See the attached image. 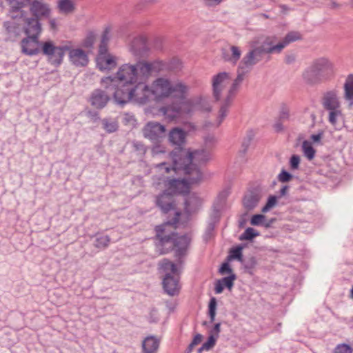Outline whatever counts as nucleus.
Segmentation results:
<instances>
[{
	"mask_svg": "<svg viewBox=\"0 0 353 353\" xmlns=\"http://www.w3.org/2000/svg\"><path fill=\"white\" fill-rule=\"evenodd\" d=\"M179 159L173 156L170 166L162 162L155 166L156 174L153 176V185L156 188H166V191L175 194H187L190 185L200 183L203 178L201 166L210 159V152L205 150H196L188 154L182 150Z\"/></svg>",
	"mask_w": 353,
	"mask_h": 353,
	"instance_id": "nucleus-1",
	"label": "nucleus"
},
{
	"mask_svg": "<svg viewBox=\"0 0 353 353\" xmlns=\"http://www.w3.org/2000/svg\"><path fill=\"white\" fill-rule=\"evenodd\" d=\"M101 86L106 90L114 91V101L121 106L132 98V65L123 64L115 76H108L101 79Z\"/></svg>",
	"mask_w": 353,
	"mask_h": 353,
	"instance_id": "nucleus-2",
	"label": "nucleus"
},
{
	"mask_svg": "<svg viewBox=\"0 0 353 353\" xmlns=\"http://www.w3.org/2000/svg\"><path fill=\"white\" fill-rule=\"evenodd\" d=\"M175 223L176 220L174 222L168 221L157 226L156 232L161 245L166 247L167 249L174 248L176 256L180 259L185 255L190 239L187 235L177 236L174 232Z\"/></svg>",
	"mask_w": 353,
	"mask_h": 353,
	"instance_id": "nucleus-3",
	"label": "nucleus"
},
{
	"mask_svg": "<svg viewBox=\"0 0 353 353\" xmlns=\"http://www.w3.org/2000/svg\"><path fill=\"white\" fill-rule=\"evenodd\" d=\"M335 72L334 64L329 59L319 57L312 61L303 71L302 77L307 84L314 85L330 80Z\"/></svg>",
	"mask_w": 353,
	"mask_h": 353,
	"instance_id": "nucleus-4",
	"label": "nucleus"
},
{
	"mask_svg": "<svg viewBox=\"0 0 353 353\" xmlns=\"http://www.w3.org/2000/svg\"><path fill=\"white\" fill-rule=\"evenodd\" d=\"M170 81L164 78L156 79L150 88L145 85L134 86V101L139 103H145L150 95L156 101H160L169 97L170 91Z\"/></svg>",
	"mask_w": 353,
	"mask_h": 353,
	"instance_id": "nucleus-5",
	"label": "nucleus"
},
{
	"mask_svg": "<svg viewBox=\"0 0 353 353\" xmlns=\"http://www.w3.org/2000/svg\"><path fill=\"white\" fill-rule=\"evenodd\" d=\"M211 108L207 102L201 98L190 99L179 105L163 106L159 109V112L170 120L176 118L182 112L190 114L195 111H210Z\"/></svg>",
	"mask_w": 353,
	"mask_h": 353,
	"instance_id": "nucleus-6",
	"label": "nucleus"
},
{
	"mask_svg": "<svg viewBox=\"0 0 353 353\" xmlns=\"http://www.w3.org/2000/svg\"><path fill=\"white\" fill-rule=\"evenodd\" d=\"M273 39L266 37L261 45L248 52L241 61V68L250 70L253 65L261 61L266 54H278L273 44Z\"/></svg>",
	"mask_w": 353,
	"mask_h": 353,
	"instance_id": "nucleus-7",
	"label": "nucleus"
},
{
	"mask_svg": "<svg viewBox=\"0 0 353 353\" xmlns=\"http://www.w3.org/2000/svg\"><path fill=\"white\" fill-rule=\"evenodd\" d=\"M250 72L247 68H241V64H239L238 71H237V77L234 80L233 83L230 85L228 90V94L225 98V105H222L219 114V122L218 125H220L222 121L227 116L228 112V107L232 100L233 97L236 94L239 90L243 79L245 75Z\"/></svg>",
	"mask_w": 353,
	"mask_h": 353,
	"instance_id": "nucleus-8",
	"label": "nucleus"
},
{
	"mask_svg": "<svg viewBox=\"0 0 353 353\" xmlns=\"http://www.w3.org/2000/svg\"><path fill=\"white\" fill-rule=\"evenodd\" d=\"M40 45L42 53L47 56L48 61L54 65L61 64L65 52L70 50L68 46H56L52 41H47Z\"/></svg>",
	"mask_w": 353,
	"mask_h": 353,
	"instance_id": "nucleus-9",
	"label": "nucleus"
},
{
	"mask_svg": "<svg viewBox=\"0 0 353 353\" xmlns=\"http://www.w3.org/2000/svg\"><path fill=\"white\" fill-rule=\"evenodd\" d=\"M230 77L229 73L223 72H219L212 78V95L216 101L221 99L224 100L225 105V98L228 94L227 87L230 83Z\"/></svg>",
	"mask_w": 353,
	"mask_h": 353,
	"instance_id": "nucleus-10",
	"label": "nucleus"
},
{
	"mask_svg": "<svg viewBox=\"0 0 353 353\" xmlns=\"http://www.w3.org/2000/svg\"><path fill=\"white\" fill-rule=\"evenodd\" d=\"M186 136L187 133L180 128H174L170 130L168 136V139L172 145H175L177 146V148L175 150H174L172 152L170 153V157L172 162L174 159V156H176L178 159L181 158V152H179V150H182L183 152H185L186 154H193L196 151L194 150L190 152L182 148V146L184 145L185 142Z\"/></svg>",
	"mask_w": 353,
	"mask_h": 353,
	"instance_id": "nucleus-11",
	"label": "nucleus"
},
{
	"mask_svg": "<svg viewBox=\"0 0 353 353\" xmlns=\"http://www.w3.org/2000/svg\"><path fill=\"white\" fill-rule=\"evenodd\" d=\"M13 20H19L23 22V30L27 36L39 37L42 28L41 24L38 19L34 17H28L27 12L24 14V17L20 19H12Z\"/></svg>",
	"mask_w": 353,
	"mask_h": 353,
	"instance_id": "nucleus-12",
	"label": "nucleus"
},
{
	"mask_svg": "<svg viewBox=\"0 0 353 353\" xmlns=\"http://www.w3.org/2000/svg\"><path fill=\"white\" fill-rule=\"evenodd\" d=\"M30 11L32 17L40 20L49 18L51 14V8L48 3L43 0H34L30 3Z\"/></svg>",
	"mask_w": 353,
	"mask_h": 353,
	"instance_id": "nucleus-13",
	"label": "nucleus"
},
{
	"mask_svg": "<svg viewBox=\"0 0 353 353\" xmlns=\"http://www.w3.org/2000/svg\"><path fill=\"white\" fill-rule=\"evenodd\" d=\"M152 70V65L145 62H138L134 65V83L137 82L136 86L145 85L143 82L150 77Z\"/></svg>",
	"mask_w": 353,
	"mask_h": 353,
	"instance_id": "nucleus-14",
	"label": "nucleus"
},
{
	"mask_svg": "<svg viewBox=\"0 0 353 353\" xmlns=\"http://www.w3.org/2000/svg\"><path fill=\"white\" fill-rule=\"evenodd\" d=\"M321 104L323 108L327 110L341 109L339 91L333 89L324 92L321 99Z\"/></svg>",
	"mask_w": 353,
	"mask_h": 353,
	"instance_id": "nucleus-15",
	"label": "nucleus"
},
{
	"mask_svg": "<svg viewBox=\"0 0 353 353\" xmlns=\"http://www.w3.org/2000/svg\"><path fill=\"white\" fill-rule=\"evenodd\" d=\"M145 137L152 141H159L165 136V126L157 122H149L143 130Z\"/></svg>",
	"mask_w": 353,
	"mask_h": 353,
	"instance_id": "nucleus-16",
	"label": "nucleus"
},
{
	"mask_svg": "<svg viewBox=\"0 0 353 353\" xmlns=\"http://www.w3.org/2000/svg\"><path fill=\"white\" fill-rule=\"evenodd\" d=\"M39 44V37L27 36L21 41L22 52L27 55L37 54L40 52Z\"/></svg>",
	"mask_w": 353,
	"mask_h": 353,
	"instance_id": "nucleus-17",
	"label": "nucleus"
},
{
	"mask_svg": "<svg viewBox=\"0 0 353 353\" xmlns=\"http://www.w3.org/2000/svg\"><path fill=\"white\" fill-rule=\"evenodd\" d=\"M150 45L145 35L134 38V56L145 57L149 54Z\"/></svg>",
	"mask_w": 353,
	"mask_h": 353,
	"instance_id": "nucleus-18",
	"label": "nucleus"
},
{
	"mask_svg": "<svg viewBox=\"0 0 353 353\" xmlns=\"http://www.w3.org/2000/svg\"><path fill=\"white\" fill-rule=\"evenodd\" d=\"M8 1L10 6L9 17L12 19L24 17L26 11L23 8L28 5L29 0H8Z\"/></svg>",
	"mask_w": 353,
	"mask_h": 353,
	"instance_id": "nucleus-19",
	"label": "nucleus"
},
{
	"mask_svg": "<svg viewBox=\"0 0 353 353\" xmlns=\"http://www.w3.org/2000/svg\"><path fill=\"white\" fill-rule=\"evenodd\" d=\"M170 88L169 97L180 100L185 99L190 90V86L181 81L170 83Z\"/></svg>",
	"mask_w": 353,
	"mask_h": 353,
	"instance_id": "nucleus-20",
	"label": "nucleus"
},
{
	"mask_svg": "<svg viewBox=\"0 0 353 353\" xmlns=\"http://www.w3.org/2000/svg\"><path fill=\"white\" fill-rule=\"evenodd\" d=\"M117 57L111 54L97 55L96 59L97 65L101 71L111 70L116 68L117 65Z\"/></svg>",
	"mask_w": 353,
	"mask_h": 353,
	"instance_id": "nucleus-21",
	"label": "nucleus"
},
{
	"mask_svg": "<svg viewBox=\"0 0 353 353\" xmlns=\"http://www.w3.org/2000/svg\"><path fill=\"white\" fill-rule=\"evenodd\" d=\"M163 286L166 293L171 296L178 294L180 290L178 278L171 276L169 273L166 274L163 279Z\"/></svg>",
	"mask_w": 353,
	"mask_h": 353,
	"instance_id": "nucleus-22",
	"label": "nucleus"
},
{
	"mask_svg": "<svg viewBox=\"0 0 353 353\" xmlns=\"http://www.w3.org/2000/svg\"><path fill=\"white\" fill-rule=\"evenodd\" d=\"M90 101L92 106L97 109H102L110 101V97L104 90L97 89L92 93Z\"/></svg>",
	"mask_w": 353,
	"mask_h": 353,
	"instance_id": "nucleus-23",
	"label": "nucleus"
},
{
	"mask_svg": "<svg viewBox=\"0 0 353 353\" xmlns=\"http://www.w3.org/2000/svg\"><path fill=\"white\" fill-rule=\"evenodd\" d=\"M159 190H163V193L160 194L157 199V205L161 210L166 213L173 208V199L172 193L166 191V188H158Z\"/></svg>",
	"mask_w": 353,
	"mask_h": 353,
	"instance_id": "nucleus-24",
	"label": "nucleus"
},
{
	"mask_svg": "<svg viewBox=\"0 0 353 353\" xmlns=\"http://www.w3.org/2000/svg\"><path fill=\"white\" fill-rule=\"evenodd\" d=\"M270 38L273 39L272 41L274 42V47L276 50V52L280 53L283 49L287 46L289 43L294 42L296 40H299L301 38L300 34L296 32H291L286 34L285 38L277 43V38L276 37H269Z\"/></svg>",
	"mask_w": 353,
	"mask_h": 353,
	"instance_id": "nucleus-25",
	"label": "nucleus"
},
{
	"mask_svg": "<svg viewBox=\"0 0 353 353\" xmlns=\"http://www.w3.org/2000/svg\"><path fill=\"white\" fill-rule=\"evenodd\" d=\"M69 58L70 61L77 67L85 66L88 63V57L81 49L69 50Z\"/></svg>",
	"mask_w": 353,
	"mask_h": 353,
	"instance_id": "nucleus-26",
	"label": "nucleus"
},
{
	"mask_svg": "<svg viewBox=\"0 0 353 353\" xmlns=\"http://www.w3.org/2000/svg\"><path fill=\"white\" fill-rule=\"evenodd\" d=\"M159 339L155 336H148L142 341V353H157L159 350Z\"/></svg>",
	"mask_w": 353,
	"mask_h": 353,
	"instance_id": "nucleus-27",
	"label": "nucleus"
},
{
	"mask_svg": "<svg viewBox=\"0 0 353 353\" xmlns=\"http://www.w3.org/2000/svg\"><path fill=\"white\" fill-rule=\"evenodd\" d=\"M10 19V21H7L4 22L3 26L5 28L6 32L8 36V39L10 41H14L20 34L21 28L19 23L18 22L21 21L19 20H13L11 17Z\"/></svg>",
	"mask_w": 353,
	"mask_h": 353,
	"instance_id": "nucleus-28",
	"label": "nucleus"
},
{
	"mask_svg": "<svg viewBox=\"0 0 353 353\" xmlns=\"http://www.w3.org/2000/svg\"><path fill=\"white\" fill-rule=\"evenodd\" d=\"M201 203L202 201L201 199L198 197L196 194H192L185 199L184 209L188 214H191L192 213L196 212L199 209V208L201 205Z\"/></svg>",
	"mask_w": 353,
	"mask_h": 353,
	"instance_id": "nucleus-29",
	"label": "nucleus"
},
{
	"mask_svg": "<svg viewBox=\"0 0 353 353\" xmlns=\"http://www.w3.org/2000/svg\"><path fill=\"white\" fill-rule=\"evenodd\" d=\"M58 12L64 15L73 14L76 10V4L73 0H59L57 3Z\"/></svg>",
	"mask_w": 353,
	"mask_h": 353,
	"instance_id": "nucleus-30",
	"label": "nucleus"
},
{
	"mask_svg": "<svg viewBox=\"0 0 353 353\" xmlns=\"http://www.w3.org/2000/svg\"><path fill=\"white\" fill-rule=\"evenodd\" d=\"M261 199V194L258 192H250L243 199L244 207L248 210L254 208Z\"/></svg>",
	"mask_w": 353,
	"mask_h": 353,
	"instance_id": "nucleus-31",
	"label": "nucleus"
},
{
	"mask_svg": "<svg viewBox=\"0 0 353 353\" xmlns=\"http://www.w3.org/2000/svg\"><path fill=\"white\" fill-rule=\"evenodd\" d=\"M241 56V49L235 46L230 48V51H225L223 53V58L225 61L232 64H236Z\"/></svg>",
	"mask_w": 353,
	"mask_h": 353,
	"instance_id": "nucleus-32",
	"label": "nucleus"
},
{
	"mask_svg": "<svg viewBox=\"0 0 353 353\" xmlns=\"http://www.w3.org/2000/svg\"><path fill=\"white\" fill-rule=\"evenodd\" d=\"M344 99L351 108L353 105V74H349L344 83Z\"/></svg>",
	"mask_w": 353,
	"mask_h": 353,
	"instance_id": "nucleus-33",
	"label": "nucleus"
},
{
	"mask_svg": "<svg viewBox=\"0 0 353 353\" xmlns=\"http://www.w3.org/2000/svg\"><path fill=\"white\" fill-rule=\"evenodd\" d=\"M103 128L108 133H112L118 129V122L115 119L105 118L101 120Z\"/></svg>",
	"mask_w": 353,
	"mask_h": 353,
	"instance_id": "nucleus-34",
	"label": "nucleus"
},
{
	"mask_svg": "<svg viewBox=\"0 0 353 353\" xmlns=\"http://www.w3.org/2000/svg\"><path fill=\"white\" fill-rule=\"evenodd\" d=\"M328 121L334 127L336 130H339L340 128L337 127V121L339 117L342 116V112L341 109H336L334 110H328Z\"/></svg>",
	"mask_w": 353,
	"mask_h": 353,
	"instance_id": "nucleus-35",
	"label": "nucleus"
},
{
	"mask_svg": "<svg viewBox=\"0 0 353 353\" xmlns=\"http://www.w3.org/2000/svg\"><path fill=\"white\" fill-rule=\"evenodd\" d=\"M255 133L252 130H250L247 132L246 135L242 142V150L241 152L245 154L249 148L251 142L252 141Z\"/></svg>",
	"mask_w": 353,
	"mask_h": 353,
	"instance_id": "nucleus-36",
	"label": "nucleus"
},
{
	"mask_svg": "<svg viewBox=\"0 0 353 353\" xmlns=\"http://www.w3.org/2000/svg\"><path fill=\"white\" fill-rule=\"evenodd\" d=\"M302 149L304 155L309 159H314L315 155V150L312 146L311 143L307 141H304L302 144Z\"/></svg>",
	"mask_w": 353,
	"mask_h": 353,
	"instance_id": "nucleus-37",
	"label": "nucleus"
},
{
	"mask_svg": "<svg viewBox=\"0 0 353 353\" xmlns=\"http://www.w3.org/2000/svg\"><path fill=\"white\" fill-rule=\"evenodd\" d=\"M110 242V238L108 235L100 236L97 237L94 242V247L99 249H105Z\"/></svg>",
	"mask_w": 353,
	"mask_h": 353,
	"instance_id": "nucleus-38",
	"label": "nucleus"
},
{
	"mask_svg": "<svg viewBox=\"0 0 353 353\" xmlns=\"http://www.w3.org/2000/svg\"><path fill=\"white\" fill-rule=\"evenodd\" d=\"M259 233L257 232L252 228H248L240 236L239 239L241 241L243 240H252L254 237L258 236Z\"/></svg>",
	"mask_w": 353,
	"mask_h": 353,
	"instance_id": "nucleus-39",
	"label": "nucleus"
},
{
	"mask_svg": "<svg viewBox=\"0 0 353 353\" xmlns=\"http://www.w3.org/2000/svg\"><path fill=\"white\" fill-rule=\"evenodd\" d=\"M242 249L243 248L241 246L232 248L230 250V255L229 256V258L230 259H236L241 263H244V259L242 254Z\"/></svg>",
	"mask_w": 353,
	"mask_h": 353,
	"instance_id": "nucleus-40",
	"label": "nucleus"
},
{
	"mask_svg": "<svg viewBox=\"0 0 353 353\" xmlns=\"http://www.w3.org/2000/svg\"><path fill=\"white\" fill-rule=\"evenodd\" d=\"M216 339L213 334H210L208 341L199 349V352H201L203 350L208 351L212 349L215 345Z\"/></svg>",
	"mask_w": 353,
	"mask_h": 353,
	"instance_id": "nucleus-41",
	"label": "nucleus"
},
{
	"mask_svg": "<svg viewBox=\"0 0 353 353\" xmlns=\"http://www.w3.org/2000/svg\"><path fill=\"white\" fill-rule=\"evenodd\" d=\"M161 268L165 271H170L173 274H177L176 265L168 259H163L161 262Z\"/></svg>",
	"mask_w": 353,
	"mask_h": 353,
	"instance_id": "nucleus-42",
	"label": "nucleus"
},
{
	"mask_svg": "<svg viewBox=\"0 0 353 353\" xmlns=\"http://www.w3.org/2000/svg\"><path fill=\"white\" fill-rule=\"evenodd\" d=\"M277 199L276 196H270L266 204L261 209V212L263 213H266L270 211L272 208H274L276 204Z\"/></svg>",
	"mask_w": 353,
	"mask_h": 353,
	"instance_id": "nucleus-43",
	"label": "nucleus"
},
{
	"mask_svg": "<svg viewBox=\"0 0 353 353\" xmlns=\"http://www.w3.org/2000/svg\"><path fill=\"white\" fill-rule=\"evenodd\" d=\"M236 279V275L231 274L229 276L223 278L221 282L223 283L224 287L231 289L234 284V281Z\"/></svg>",
	"mask_w": 353,
	"mask_h": 353,
	"instance_id": "nucleus-44",
	"label": "nucleus"
},
{
	"mask_svg": "<svg viewBox=\"0 0 353 353\" xmlns=\"http://www.w3.org/2000/svg\"><path fill=\"white\" fill-rule=\"evenodd\" d=\"M265 220V216L263 214H255L253 215L251 220L250 224L252 225H262L264 224V221Z\"/></svg>",
	"mask_w": 353,
	"mask_h": 353,
	"instance_id": "nucleus-45",
	"label": "nucleus"
},
{
	"mask_svg": "<svg viewBox=\"0 0 353 353\" xmlns=\"http://www.w3.org/2000/svg\"><path fill=\"white\" fill-rule=\"evenodd\" d=\"M334 353H352V349L347 345L341 344L335 348Z\"/></svg>",
	"mask_w": 353,
	"mask_h": 353,
	"instance_id": "nucleus-46",
	"label": "nucleus"
},
{
	"mask_svg": "<svg viewBox=\"0 0 353 353\" xmlns=\"http://www.w3.org/2000/svg\"><path fill=\"white\" fill-rule=\"evenodd\" d=\"M292 178V175L285 170H282L278 176V179L282 183L288 182Z\"/></svg>",
	"mask_w": 353,
	"mask_h": 353,
	"instance_id": "nucleus-47",
	"label": "nucleus"
},
{
	"mask_svg": "<svg viewBox=\"0 0 353 353\" xmlns=\"http://www.w3.org/2000/svg\"><path fill=\"white\" fill-rule=\"evenodd\" d=\"M95 40V37L92 33L89 34L83 42V46L85 48H91Z\"/></svg>",
	"mask_w": 353,
	"mask_h": 353,
	"instance_id": "nucleus-48",
	"label": "nucleus"
},
{
	"mask_svg": "<svg viewBox=\"0 0 353 353\" xmlns=\"http://www.w3.org/2000/svg\"><path fill=\"white\" fill-rule=\"evenodd\" d=\"M290 167L293 170H296L299 168L300 163V157L298 155H292L290 159Z\"/></svg>",
	"mask_w": 353,
	"mask_h": 353,
	"instance_id": "nucleus-49",
	"label": "nucleus"
},
{
	"mask_svg": "<svg viewBox=\"0 0 353 353\" xmlns=\"http://www.w3.org/2000/svg\"><path fill=\"white\" fill-rule=\"evenodd\" d=\"M232 270L228 263H224L219 269V272L221 274H232Z\"/></svg>",
	"mask_w": 353,
	"mask_h": 353,
	"instance_id": "nucleus-50",
	"label": "nucleus"
},
{
	"mask_svg": "<svg viewBox=\"0 0 353 353\" xmlns=\"http://www.w3.org/2000/svg\"><path fill=\"white\" fill-rule=\"evenodd\" d=\"M110 28H106L103 32L101 36V43H108L110 40Z\"/></svg>",
	"mask_w": 353,
	"mask_h": 353,
	"instance_id": "nucleus-51",
	"label": "nucleus"
},
{
	"mask_svg": "<svg viewBox=\"0 0 353 353\" xmlns=\"http://www.w3.org/2000/svg\"><path fill=\"white\" fill-rule=\"evenodd\" d=\"M109 54L108 53V43H101L98 55H107Z\"/></svg>",
	"mask_w": 353,
	"mask_h": 353,
	"instance_id": "nucleus-52",
	"label": "nucleus"
},
{
	"mask_svg": "<svg viewBox=\"0 0 353 353\" xmlns=\"http://www.w3.org/2000/svg\"><path fill=\"white\" fill-rule=\"evenodd\" d=\"M221 331V323H217L214 325V328L210 331V334H213L215 337L218 338Z\"/></svg>",
	"mask_w": 353,
	"mask_h": 353,
	"instance_id": "nucleus-53",
	"label": "nucleus"
},
{
	"mask_svg": "<svg viewBox=\"0 0 353 353\" xmlns=\"http://www.w3.org/2000/svg\"><path fill=\"white\" fill-rule=\"evenodd\" d=\"M296 60V56L293 53L287 54L285 57V61L287 64H292Z\"/></svg>",
	"mask_w": 353,
	"mask_h": 353,
	"instance_id": "nucleus-54",
	"label": "nucleus"
},
{
	"mask_svg": "<svg viewBox=\"0 0 353 353\" xmlns=\"http://www.w3.org/2000/svg\"><path fill=\"white\" fill-rule=\"evenodd\" d=\"M164 148L161 145H156L152 149V153L154 156L164 153Z\"/></svg>",
	"mask_w": 353,
	"mask_h": 353,
	"instance_id": "nucleus-55",
	"label": "nucleus"
},
{
	"mask_svg": "<svg viewBox=\"0 0 353 353\" xmlns=\"http://www.w3.org/2000/svg\"><path fill=\"white\" fill-rule=\"evenodd\" d=\"M246 268H252L256 264V261L254 258H250L248 261L244 260V263H243Z\"/></svg>",
	"mask_w": 353,
	"mask_h": 353,
	"instance_id": "nucleus-56",
	"label": "nucleus"
},
{
	"mask_svg": "<svg viewBox=\"0 0 353 353\" xmlns=\"http://www.w3.org/2000/svg\"><path fill=\"white\" fill-rule=\"evenodd\" d=\"M48 22L51 30H56L57 29V21L55 18H49Z\"/></svg>",
	"mask_w": 353,
	"mask_h": 353,
	"instance_id": "nucleus-57",
	"label": "nucleus"
},
{
	"mask_svg": "<svg viewBox=\"0 0 353 353\" xmlns=\"http://www.w3.org/2000/svg\"><path fill=\"white\" fill-rule=\"evenodd\" d=\"M323 131H321L319 132L318 134H312L311 136V139L314 142V143H317V142H319L322 138V136H323Z\"/></svg>",
	"mask_w": 353,
	"mask_h": 353,
	"instance_id": "nucleus-58",
	"label": "nucleus"
},
{
	"mask_svg": "<svg viewBox=\"0 0 353 353\" xmlns=\"http://www.w3.org/2000/svg\"><path fill=\"white\" fill-rule=\"evenodd\" d=\"M224 285L221 282V281H218L215 285V291L217 294L221 293L223 292Z\"/></svg>",
	"mask_w": 353,
	"mask_h": 353,
	"instance_id": "nucleus-59",
	"label": "nucleus"
},
{
	"mask_svg": "<svg viewBox=\"0 0 353 353\" xmlns=\"http://www.w3.org/2000/svg\"><path fill=\"white\" fill-rule=\"evenodd\" d=\"M202 339H203L202 335L200 334H197L194 337L192 343H193V345H197L198 344H199L201 342Z\"/></svg>",
	"mask_w": 353,
	"mask_h": 353,
	"instance_id": "nucleus-60",
	"label": "nucleus"
},
{
	"mask_svg": "<svg viewBox=\"0 0 353 353\" xmlns=\"http://www.w3.org/2000/svg\"><path fill=\"white\" fill-rule=\"evenodd\" d=\"M274 128L275 131L277 132H281L283 130V126L282 123L281 121H277L274 125Z\"/></svg>",
	"mask_w": 353,
	"mask_h": 353,
	"instance_id": "nucleus-61",
	"label": "nucleus"
},
{
	"mask_svg": "<svg viewBox=\"0 0 353 353\" xmlns=\"http://www.w3.org/2000/svg\"><path fill=\"white\" fill-rule=\"evenodd\" d=\"M216 301L215 298H212L209 302L208 309H216Z\"/></svg>",
	"mask_w": 353,
	"mask_h": 353,
	"instance_id": "nucleus-62",
	"label": "nucleus"
},
{
	"mask_svg": "<svg viewBox=\"0 0 353 353\" xmlns=\"http://www.w3.org/2000/svg\"><path fill=\"white\" fill-rule=\"evenodd\" d=\"M132 120V116H130L128 114H125V116L123 117V123L125 124H128Z\"/></svg>",
	"mask_w": 353,
	"mask_h": 353,
	"instance_id": "nucleus-63",
	"label": "nucleus"
},
{
	"mask_svg": "<svg viewBox=\"0 0 353 353\" xmlns=\"http://www.w3.org/2000/svg\"><path fill=\"white\" fill-rule=\"evenodd\" d=\"M275 221L274 219H270V221H266L265 220L264 221V224H262V225L265 226V228H270V225L274 223V221Z\"/></svg>",
	"mask_w": 353,
	"mask_h": 353,
	"instance_id": "nucleus-64",
	"label": "nucleus"
}]
</instances>
